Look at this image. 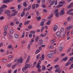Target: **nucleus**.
Instances as JSON below:
<instances>
[{
	"label": "nucleus",
	"mask_w": 73,
	"mask_h": 73,
	"mask_svg": "<svg viewBox=\"0 0 73 73\" xmlns=\"http://www.w3.org/2000/svg\"><path fill=\"white\" fill-rule=\"evenodd\" d=\"M5 13L6 14L7 13V16H11V12L9 10H6L5 11Z\"/></svg>",
	"instance_id": "obj_1"
},
{
	"label": "nucleus",
	"mask_w": 73,
	"mask_h": 73,
	"mask_svg": "<svg viewBox=\"0 0 73 73\" xmlns=\"http://www.w3.org/2000/svg\"><path fill=\"white\" fill-rule=\"evenodd\" d=\"M54 13L56 17H58L60 16V13L58 12V9H57L55 11Z\"/></svg>",
	"instance_id": "obj_2"
},
{
	"label": "nucleus",
	"mask_w": 73,
	"mask_h": 73,
	"mask_svg": "<svg viewBox=\"0 0 73 73\" xmlns=\"http://www.w3.org/2000/svg\"><path fill=\"white\" fill-rule=\"evenodd\" d=\"M73 26H70L69 27H67L65 28L66 30L67 31H68L69 30H70L72 28Z\"/></svg>",
	"instance_id": "obj_3"
},
{
	"label": "nucleus",
	"mask_w": 73,
	"mask_h": 73,
	"mask_svg": "<svg viewBox=\"0 0 73 73\" xmlns=\"http://www.w3.org/2000/svg\"><path fill=\"white\" fill-rule=\"evenodd\" d=\"M5 8H7V5H4L1 6V7H0V10H2L3 9H4Z\"/></svg>",
	"instance_id": "obj_4"
},
{
	"label": "nucleus",
	"mask_w": 73,
	"mask_h": 73,
	"mask_svg": "<svg viewBox=\"0 0 73 73\" xmlns=\"http://www.w3.org/2000/svg\"><path fill=\"white\" fill-rule=\"evenodd\" d=\"M23 59L19 58L17 59V61H18V63L19 64V62L20 63H22L23 61Z\"/></svg>",
	"instance_id": "obj_5"
},
{
	"label": "nucleus",
	"mask_w": 73,
	"mask_h": 73,
	"mask_svg": "<svg viewBox=\"0 0 73 73\" xmlns=\"http://www.w3.org/2000/svg\"><path fill=\"white\" fill-rule=\"evenodd\" d=\"M58 52L56 50L51 51L50 53L52 54H54L55 53H57Z\"/></svg>",
	"instance_id": "obj_6"
},
{
	"label": "nucleus",
	"mask_w": 73,
	"mask_h": 73,
	"mask_svg": "<svg viewBox=\"0 0 73 73\" xmlns=\"http://www.w3.org/2000/svg\"><path fill=\"white\" fill-rule=\"evenodd\" d=\"M58 28V27L57 25H55L53 28V30L54 32H56L57 30V29Z\"/></svg>",
	"instance_id": "obj_7"
},
{
	"label": "nucleus",
	"mask_w": 73,
	"mask_h": 73,
	"mask_svg": "<svg viewBox=\"0 0 73 73\" xmlns=\"http://www.w3.org/2000/svg\"><path fill=\"white\" fill-rule=\"evenodd\" d=\"M39 42L38 43L39 45H42L43 43V40L42 39H39Z\"/></svg>",
	"instance_id": "obj_8"
},
{
	"label": "nucleus",
	"mask_w": 73,
	"mask_h": 73,
	"mask_svg": "<svg viewBox=\"0 0 73 73\" xmlns=\"http://www.w3.org/2000/svg\"><path fill=\"white\" fill-rule=\"evenodd\" d=\"M47 56L48 57L51 58H53V56L51 54H48L47 55Z\"/></svg>",
	"instance_id": "obj_9"
},
{
	"label": "nucleus",
	"mask_w": 73,
	"mask_h": 73,
	"mask_svg": "<svg viewBox=\"0 0 73 73\" xmlns=\"http://www.w3.org/2000/svg\"><path fill=\"white\" fill-rule=\"evenodd\" d=\"M70 7H73V2L70 3V5H69L68 7V8L69 9Z\"/></svg>",
	"instance_id": "obj_10"
},
{
	"label": "nucleus",
	"mask_w": 73,
	"mask_h": 73,
	"mask_svg": "<svg viewBox=\"0 0 73 73\" xmlns=\"http://www.w3.org/2000/svg\"><path fill=\"white\" fill-rule=\"evenodd\" d=\"M9 0H4L3 1V3L5 4L7 3H9Z\"/></svg>",
	"instance_id": "obj_11"
},
{
	"label": "nucleus",
	"mask_w": 73,
	"mask_h": 73,
	"mask_svg": "<svg viewBox=\"0 0 73 73\" xmlns=\"http://www.w3.org/2000/svg\"><path fill=\"white\" fill-rule=\"evenodd\" d=\"M60 35H61V32H60L58 31L56 33V35L57 36H58V37L60 36Z\"/></svg>",
	"instance_id": "obj_12"
},
{
	"label": "nucleus",
	"mask_w": 73,
	"mask_h": 73,
	"mask_svg": "<svg viewBox=\"0 0 73 73\" xmlns=\"http://www.w3.org/2000/svg\"><path fill=\"white\" fill-rule=\"evenodd\" d=\"M71 62L70 61H69V62L67 63L65 65V66H67L68 65H69L70 64H71Z\"/></svg>",
	"instance_id": "obj_13"
},
{
	"label": "nucleus",
	"mask_w": 73,
	"mask_h": 73,
	"mask_svg": "<svg viewBox=\"0 0 73 73\" xmlns=\"http://www.w3.org/2000/svg\"><path fill=\"white\" fill-rule=\"evenodd\" d=\"M39 39V36H36L35 37V41L36 42H37V41H38V40Z\"/></svg>",
	"instance_id": "obj_14"
},
{
	"label": "nucleus",
	"mask_w": 73,
	"mask_h": 73,
	"mask_svg": "<svg viewBox=\"0 0 73 73\" xmlns=\"http://www.w3.org/2000/svg\"><path fill=\"white\" fill-rule=\"evenodd\" d=\"M17 13H18V11H16L15 12L13 13L11 15L12 16H15V15H16Z\"/></svg>",
	"instance_id": "obj_15"
},
{
	"label": "nucleus",
	"mask_w": 73,
	"mask_h": 73,
	"mask_svg": "<svg viewBox=\"0 0 73 73\" xmlns=\"http://www.w3.org/2000/svg\"><path fill=\"white\" fill-rule=\"evenodd\" d=\"M65 11L64 10H62L60 12V15H63L65 14Z\"/></svg>",
	"instance_id": "obj_16"
},
{
	"label": "nucleus",
	"mask_w": 73,
	"mask_h": 73,
	"mask_svg": "<svg viewBox=\"0 0 73 73\" xmlns=\"http://www.w3.org/2000/svg\"><path fill=\"white\" fill-rule=\"evenodd\" d=\"M73 11V8L72 9H70V10H68L67 12V14H69V13H70V12H72Z\"/></svg>",
	"instance_id": "obj_17"
},
{
	"label": "nucleus",
	"mask_w": 73,
	"mask_h": 73,
	"mask_svg": "<svg viewBox=\"0 0 73 73\" xmlns=\"http://www.w3.org/2000/svg\"><path fill=\"white\" fill-rule=\"evenodd\" d=\"M53 13H52L51 15H50V16L48 17V19H51V18H52V17H53Z\"/></svg>",
	"instance_id": "obj_18"
},
{
	"label": "nucleus",
	"mask_w": 73,
	"mask_h": 73,
	"mask_svg": "<svg viewBox=\"0 0 73 73\" xmlns=\"http://www.w3.org/2000/svg\"><path fill=\"white\" fill-rule=\"evenodd\" d=\"M30 58V56H29L27 58V60L25 64H27V63L28 62V61H29V59Z\"/></svg>",
	"instance_id": "obj_19"
},
{
	"label": "nucleus",
	"mask_w": 73,
	"mask_h": 73,
	"mask_svg": "<svg viewBox=\"0 0 73 73\" xmlns=\"http://www.w3.org/2000/svg\"><path fill=\"white\" fill-rule=\"evenodd\" d=\"M40 24L41 27H43V26H44V22H41L40 23Z\"/></svg>",
	"instance_id": "obj_20"
},
{
	"label": "nucleus",
	"mask_w": 73,
	"mask_h": 73,
	"mask_svg": "<svg viewBox=\"0 0 73 73\" xmlns=\"http://www.w3.org/2000/svg\"><path fill=\"white\" fill-rule=\"evenodd\" d=\"M59 50L60 52H61L62 50V47L60 46L59 48Z\"/></svg>",
	"instance_id": "obj_21"
},
{
	"label": "nucleus",
	"mask_w": 73,
	"mask_h": 73,
	"mask_svg": "<svg viewBox=\"0 0 73 73\" xmlns=\"http://www.w3.org/2000/svg\"><path fill=\"white\" fill-rule=\"evenodd\" d=\"M71 19H73V17H69L67 18V20L68 21H69Z\"/></svg>",
	"instance_id": "obj_22"
},
{
	"label": "nucleus",
	"mask_w": 73,
	"mask_h": 73,
	"mask_svg": "<svg viewBox=\"0 0 73 73\" xmlns=\"http://www.w3.org/2000/svg\"><path fill=\"white\" fill-rule=\"evenodd\" d=\"M23 5L24 6V7H27V3L25 2H24L23 3Z\"/></svg>",
	"instance_id": "obj_23"
},
{
	"label": "nucleus",
	"mask_w": 73,
	"mask_h": 73,
	"mask_svg": "<svg viewBox=\"0 0 73 73\" xmlns=\"http://www.w3.org/2000/svg\"><path fill=\"white\" fill-rule=\"evenodd\" d=\"M59 71H61L60 70V68H58L57 69L55 70V72H59Z\"/></svg>",
	"instance_id": "obj_24"
},
{
	"label": "nucleus",
	"mask_w": 73,
	"mask_h": 73,
	"mask_svg": "<svg viewBox=\"0 0 73 73\" xmlns=\"http://www.w3.org/2000/svg\"><path fill=\"white\" fill-rule=\"evenodd\" d=\"M36 18L38 21L41 19V17L40 16L38 17H36Z\"/></svg>",
	"instance_id": "obj_25"
},
{
	"label": "nucleus",
	"mask_w": 73,
	"mask_h": 73,
	"mask_svg": "<svg viewBox=\"0 0 73 73\" xmlns=\"http://www.w3.org/2000/svg\"><path fill=\"white\" fill-rule=\"evenodd\" d=\"M14 36L16 38H18V37H19V35H17V34L14 35Z\"/></svg>",
	"instance_id": "obj_26"
},
{
	"label": "nucleus",
	"mask_w": 73,
	"mask_h": 73,
	"mask_svg": "<svg viewBox=\"0 0 73 73\" xmlns=\"http://www.w3.org/2000/svg\"><path fill=\"white\" fill-rule=\"evenodd\" d=\"M9 32L10 33L12 34L13 33V30L12 29H11L9 30Z\"/></svg>",
	"instance_id": "obj_27"
},
{
	"label": "nucleus",
	"mask_w": 73,
	"mask_h": 73,
	"mask_svg": "<svg viewBox=\"0 0 73 73\" xmlns=\"http://www.w3.org/2000/svg\"><path fill=\"white\" fill-rule=\"evenodd\" d=\"M28 28L29 29H31L32 28V26L31 25H30L28 26Z\"/></svg>",
	"instance_id": "obj_28"
},
{
	"label": "nucleus",
	"mask_w": 73,
	"mask_h": 73,
	"mask_svg": "<svg viewBox=\"0 0 73 73\" xmlns=\"http://www.w3.org/2000/svg\"><path fill=\"white\" fill-rule=\"evenodd\" d=\"M24 15H25V13H24V12H23L21 14V17H23Z\"/></svg>",
	"instance_id": "obj_29"
},
{
	"label": "nucleus",
	"mask_w": 73,
	"mask_h": 73,
	"mask_svg": "<svg viewBox=\"0 0 73 73\" xmlns=\"http://www.w3.org/2000/svg\"><path fill=\"white\" fill-rule=\"evenodd\" d=\"M26 70H27V68L25 67L23 68H22L23 72H25V71H26Z\"/></svg>",
	"instance_id": "obj_30"
},
{
	"label": "nucleus",
	"mask_w": 73,
	"mask_h": 73,
	"mask_svg": "<svg viewBox=\"0 0 73 73\" xmlns=\"http://www.w3.org/2000/svg\"><path fill=\"white\" fill-rule=\"evenodd\" d=\"M7 60L5 59H3L2 60V61L3 62H7Z\"/></svg>",
	"instance_id": "obj_31"
},
{
	"label": "nucleus",
	"mask_w": 73,
	"mask_h": 73,
	"mask_svg": "<svg viewBox=\"0 0 73 73\" xmlns=\"http://www.w3.org/2000/svg\"><path fill=\"white\" fill-rule=\"evenodd\" d=\"M17 65V64H15V65H14L13 66H12V67L11 68H12V69H13V68H16V66Z\"/></svg>",
	"instance_id": "obj_32"
},
{
	"label": "nucleus",
	"mask_w": 73,
	"mask_h": 73,
	"mask_svg": "<svg viewBox=\"0 0 73 73\" xmlns=\"http://www.w3.org/2000/svg\"><path fill=\"white\" fill-rule=\"evenodd\" d=\"M44 57H45V55H44V54H42V60H44Z\"/></svg>",
	"instance_id": "obj_33"
},
{
	"label": "nucleus",
	"mask_w": 73,
	"mask_h": 73,
	"mask_svg": "<svg viewBox=\"0 0 73 73\" xmlns=\"http://www.w3.org/2000/svg\"><path fill=\"white\" fill-rule=\"evenodd\" d=\"M46 25H50V21H48L47 23H46Z\"/></svg>",
	"instance_id": "obj_34"
},
{
	"label": "nucleus",
	"mask_w": 73,
	"mask_h": 73,
	"mask_svg": "<svg viewBox=\"0 0 73 73\" xmlns=\"http://www.w3.org/2000/svg\"><path fill=\"white\" fill-rule=\"evenodd\" d=\"M64 3H65L64 1H61L59 2V4H64Z\"/></svg>",
	"instance_id": "obj_35"
},
{
	"label": "nucleus",
	"mask_w": 73,
	"mask_h": 73,
	"mask_svg": "<svg viewBox=\"0 0 73 73\" xmlns=\"http://www.w3.org/2000/svg\"><path fill=\"white\" fill-rule=\"evenodd\" d=\"M55 42V41L54 40H52L50 41V43L51 44H53L54 42Z\"/></svg>",
	"instance_id": "obj_36"
},
{
	"label": "nucleus",
	"mask_w": 73,
	"mask_h": 73,
	"mask_svg": "<svg viewBox=\"0 0 73 73\" xmlns=\"http://www.w3.org/2000/svg\"><path fill=\"white\" fill-rule=\"evenodd\" d=\"M72 68H73V63L71 65L70 67L69 68V69H71Z\"/></svg>",
	"instance_id": "obj_37"
},
{
	"label": "nucleus",
	"mask_w": 73,
	"mask_h": 73,
	"mask_svg": "<svg viewBox=\"0 0 73 73\" xmlns=\"http://www.w3.org/2000/svg\"><path fill=\"white\" fill-rule=\"evenodd\" d=\"M46 69V68L45 67V66H42V69L43 70H45Z\"/></svg>",
	"instance_id": "obj_38"
},
{
	"label": "nucleus",
	"mask_w": 73,
	"mask_h": 73,
	"mask_svg": "<svg viewBox=\"0 0 73 73\" xmlns=\"http://www.w3.org/2000/svg\"><path fill=\"white\" fill-rule=\"evenodd\" d=\"M12 66V63H10L7 65V66L9 68V67H11Z\"/></svg>",
	"instance_id": "obj_39"
},
{
	"label": "nucleus",
	"mask_w": 73,
	"mask_h": 73,
	"mask_svg": "<svg viewBox=\"0 0 73 73\" xmlns=\"http://www.w3.org/2000/svg\"><path fill=\"white\" fill-rule=\"evenodd\" d=\"M48 48L50 49H53V46H49L48 47Z\"/></svg>",
	"instance_id": "obj_40"
},
{
	"label": "nucleus",
	"mask_w": 73,
	"mask_h": 73,
	"mask_svg": "<svg viewBox=\"0 0 73 73\" xmlns=\"http://www.w3.org/2000/svg\"><path fill=\"white\" fill-rule=\"evenodd\" d=\"M43 11L45 13H46L47 12V10L46 9H43Z\"/></svg>",
	"instance_id": "obj_41"
},
{
	"label": "nucleus",
	"mask_w": 73,
	"mask_h": 73,
	"mask_svg": "<svg viewBox=\"0 0 73 73\" xmlns=\"http://www.w3.org/2000/svg\"><path fill=\"white\" fill-rule=\"evenodd\" d=\"M35 5L34 4L32 6V8L33 9H35Z\"/></svg>",
	"instance_id": "obj_42"
},
{
	"label": "nucleus",
	"mask_w": 73,
	"mask_h": 73,
	"mask_svg": "<svg viewBox=\"0 0 73 73\" xmlns=\"http://www.w3.org/2000/svg\"><path fill=\"white\" fill-rule=\"evenodd\" d=\"M21 25H23V23H20L19 24V27L20 28H22V26Z\"/></svg>",
	"instance_id": "obj_43"
},
{
	"label": "nucleus",
	"mask_w": 73,
	"mask_h": 73,
	"mask_svg": "<svg viewBox=\"0 0 73 73\" xmlns=\"http://www.w3.org/2000/svg\"><path fill=\"white\" fill-rule=\"evenodd\" d=\"M35 31H31L30 32V33H32V34H35Z\"/></svg>",
	"instance_id": "obj_44"
},
{
	"label": "nucleus",
	"mask_w": 73,
	"mask_h": 73,
	"mask_svg": "<svg viewBox=\"0 0 73 73\" xmlns=\"http://www.w3.org/2000/svg\"><path fill=\"white\" fill-rule=\"evenodd\" d=\"M67 59H68V58L67 57H65V58L63 59V61H66V60H67Z\"/></svg>",
	"instance_id": "obj_45"
},
{
	"label": "nucleus",
	"mask_w": 73,
	"mask_h": 73,
	"mask_svg": "<svg viewBox=\"0 0 73 73\" xmlns=\"http://www.w3.org/2000/svg\"><path fill=\"white\" fill-rule=\"evenodd\" d=\"M42 4L44 3H45V0H42Z\"/></svg>",
	"instance_id": "obj_46"
},
{
	"label": "nucleus",
	"mask_w": 73,
	"mask_h": 73,
	"mask_svg": "<svg viewBox=\"0 0 73 73\" xmlns=\"http://www.w3.org/2000/svg\"><path fill=\"white\" fill-rule=\"evenodd\" d=\"M59 67V65H56L54 66V68H55V69H56L57 68H58Z\"/></svg>",
	"instance_id": "obj_47"
},
{
	"label": "nucleus",
	"mask_w": 73,
	"mask_h": 73,
	"mask_svg": "<svg viewBox=\"0 0 73 73\" xmlns=\"http://www.w3.org/2000/svg\"><path fill=\"white\" fill-rule=\"evenodd\" d=\"M31 5H29V6L27 8V10L28 11H29L30 9H31Z\"/></svg>",
	"instance_id": "obj_48"
},
{
	"label": "nucleus",
	"mask_w": 73,
	"mask_h": 73,
	"mask_svg": "<svg viewBox=\"0 0 73 73\" xmlns=\"http://www.w3.org/2000/svg\"><path fill=\"white\" fill-rule=\"evenodd\" d=\"M54 4V1H52L51 2V3L50 5H53V4Z\"/></svg>",
	"instance_id": "obj_49"
},
{
	"label": "nucleus",
	"mask_w": 73,
	"mask_h": 73,
	"mask_svg": "<svg viewBox=\"0 0 73 73\" xmlns=\"http://www.w3.org/2000/svg\"><path fill=\"white\" fill-rule=\"evenodd\" d=\"M58 59H59V58H56V59H55V62H57L58 60Z\"/></svg>",
	"instance_id": "obj_50"
},
{
	"label": "nucleus",
	"mask_w": 73,
	"mask_h": 73,
	"mask_svg": "<svg viewBox=\"0 0 73 73\" xmlns=\"http://www.w3.org/2000/svg\"><path fill=\"white\" fill-rule=\"evenodd\" d=\"M29 37L30 38H32V34H30L29 35Z\"/></svg>",
	"instance_id": "obj_51"
},
{
	"label": "nucleus",
	"mask_w": 73,
	"mask_h": 73,
	"mask_svg": "<svg viewBox=\"0 0 73 73\" xmlns=\"http://www.w3.org/2000/svg\"><path fill=\"white\" fill-rule=\"evenodd\" d=\"M73 60V57H71L69 60V61H71V60Z\"/></svg>",
	"instance_id": "obj_52"
},
{
	"label": "nucleus",
	"mask_w": 73,
	"mask_h": 73,
	"mask_svg": "<svg viewBox=\"0 0 73 73\" xmlns=\"http://www.w3.org/2000/svg\"><path fill=\"white\" fill-rule=\"evenodd\" d=\"M0 19L1 20H3V19H4V18L3 17V16H2L0 17Z\"/></svg>",
	"instance_id": "obj_53"
},
{
	"label": "nucleus",
	"mask_w": 73,
	"mask_h": 73,
	"mask_svg": "<svg viewBox=\"0 0 73 73\" xmlns=\"http://www.w3.org/2000/svg\"><path fill=\"white\" fill-rule=\"evenodd\" d=\"M62 5H58L57 7H58V8H60V7H62Z\"/></svg>",
	"instance_id": "obj_54"
},
{
	"label": "nucleus",
	"mask_w": 73,
	"mask_h": 73,
	"mask_svg": "<svg viewBox=\"0 0 73 73\" xmlns=\"http://www.w3.org/2000/svg\"><path fill=\"white\" fill-rule=\"evenodd\" d=\"M40 52V50H37L35 52V53L36 54L38 53H39Z\"/></svg>",
	"instance_id": "obj_55"
},
{
	"label": "nucleus",
	"mask_w": 73,
	"mask_h": 73,
	"mask_svg": "<svg viewBox=\"0 0 73 73\" xmlns=\"http://www.w3.org/2000/svg\"><path fill=\"white\" fill-rule=\"evenodd\" d=\"M36 62H34V64H33V66H36Z\"/></svg>",
	"instance_id": "obj_56"
},
{
	"label": "nucleus",
	"mask_w": 73,
	"mask_h": 73,
	"mask_svg": "<svg viewBox=\"0 0 73 73\" xmlns=\"http://www.w3.org/2000/svg\"><path fill=\"white\" fill-rule=\"evenodd\" d=\"M7 48H9V49H10V48H12V45H10L8 46Z\"/></svg>",
	"instance_id": "obj_57"
},
{
	"label": "nucleus",
	"mask_w": 73,
	"mask_h": 73,
	"mask_svg": "<svg viewBox=\"0 0 73 73\" xmlns=\"http://www.w3.org/2000/svg\"><path fill=\"white\" fill-rule=\"evenodd\" d=\"M40 54H39L36 57V59H38V58L39 57H40Z\"/></svg>",
	"instance_id": "obj_58"
},
{
	"label": "nucleus",
	"mask_w": 73,
	"mask_h": 73,
	"mask_svg": "<svg viewBox=\"0 0 73 73\" xmlns=\"http://www.w3.org/2000/svg\"><path fill=\"white\" fill-rule=\"evenodd\" d=\"M17 70L16 69L15 70L13 71V73H17Z\"/></svg>",
	"instance_id": "obj_59"
},
{
	"label": "nucleus",
	"mask_w": 73,
	"mask_h": 73,
	"mask_svg": "<svg viewBox=\"0 0 73 73\" xmlns=\"http://www.w3.org/2000/svg\"><path fill=\"white\" fill-rule=\"evenodd\" d=\"M7 32L6 31H5L3 33V35H7Z\"/></svg>",
	"instance_id": "obj_60"
},
{
	"label": "nucleus",
	"mask_w": 73,
	"mask_h": 73,
	"mask_svg": "<svg viewBox=\"0 0 73 73\" xmlns=\"http://www.w3.org/2000/svg\"><path fill=\"white\" fill-rule=\"evenodd\" d=\"M15 23L16 24H17V25L19 24V22L17 21H16L15 22Z\"/></svg>",
	"instance_id": "obj_61"
},
{
	"label": "nucleus",
	"mask_w": 73,
	"mask_h": 73,
	"mask_svg": "<svg viewBox=\"0 0 73 73\" xmlns=\"http://www.w3.org/2000/svg\"><path fill=\"white\" fill-rule=\"evenodd\" d=\"M18 8H19V9H21V6L20 5H18Z\"/></svg>",
	"instance_id": "obj_62"
},
{
	"label": "nucleus",
	"mask_w": 73,
	"mask_h": 73,
	"mask_svg": "<svg viewBox=\"0 0 73 73\" xmlns=\"http://www.w3.org/2000/svg\"><path fill=\"white\" fill-rule=\"evenodd\" d=\"M44 29V27H43L41 29V30H40L41 32H42V30Z\"/></svg>",
	"instance_id": "obj_63"
},
{
	"label": "nucleus",
	"mask_w": 73,
	"mask_h": 73,
	"mask_svg": "<svg viewBox=\"0 0 73 73\" xmlns=\"http://www.w3.org/2000/svg\"><path fill=\"white\" fill-rule=\"evenodd\" d=\"M41 47H42L41 46L38 47V48L39 50H41L42 49V48H41Z\"/></svg>",
	"instance_id": "obj_64"
}]
</instances>
